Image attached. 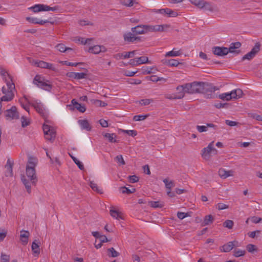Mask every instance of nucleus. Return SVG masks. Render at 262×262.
Segmentation results:
<instances>
[{"label":"nucleus","mask_w":262,"mask_h":262,"mask_svg":"<svg viewBox=\"0 0 262 262\" xmlns=\"http://www.w3.org/2000/svg\"><path fill=\"white\" fill-rule=\"evenodd\" d=\"M182 52L180 50L175 51V49H173L172 51L167 52L165 54V57H175L181 55Z\"/></svg>","instance_id":"nucleus-33"},{"label":"nucleus","mask_w":262,"mask_h":262,"mask_svg":"<svg viewBox=\"0 0 262 262\" xmlns=\"http://www.w3.org/2000/svg\"><path fill=\"white\" fill-rule=\"evenodd\" d=\"M238 242L237 241L229 242L220 247V249L223 252H230L234 247H237Z\"/></svg>","instance_id":"nucleus-10"},{"label":"nucleus","mask_w":262,"mask_h":262,"mask_svg":"<svg viewBox=\"0 0 262 262\" xmlns=\"http://www.w3.org/2000/svg\"><path fill=\"white\" fill-rule=\"evenodd\" d=\"M110 214L113 217L115 218L118 220L123 219V218L121 216L120 212H118L116 210L111 209L110 210Z\"/></svg>","instance_id":"nucleus-38"},{"label":"nucleus","mask_w":262,"mask_h":262,"mask_svg":"<svg viewBox=\"0 0 262 262\" xmlns=\"http://www.w3.org/2000/svg\"><path fill=\"white\" fill-rule=\"evenodd\" d=\"M247 250L249 252H253L257 250L256 246L252 244H248L246 247Z\"/></svg>","instance_id":"nucleus-58"},{"label":"nucleus","mask_w":262,"mask_h":262,"mask_svg":"<svg viewBox=\"0 0 262 262\" xmlns=\"http://www.w3.org/2000/svg\"><path fill=\"white\" fill-rule=\"evenodd\" d=\"M37 160L34 158H30L26 166V174L28 179L25 176H22L21 180L25 186L27 191L30 193L31 192V185L35 186L38 181L35 166L37 165Z\"/></svg>","instance_id":"nucleus-2"},{"label":"nucleus","mask_w":262,"mask_h":262,"mask_svg":"<svg viewBox=\"0 0 262 262\" xmlns=\"http://www.w3.org/2000/svg\"><path fill=\"white\" fill-rule=\"evenodd\" d=\"M29 104L31 105L35 110L41 116L45 114V110L43 105L37 100H32L31 102H28Z\"/></svg>","instance_id":"nucleus-14"},{"label":"nucleus","mask_w":262,"mask_h":262,"mask_svg":"<svg viewBox=\"0 0 262 262\" xmlns=\"http://www.w3.org/2000/svg\"><path fill=\"white\" fill-rule=\"evenodd\" d=\"M148 115H136L134 117L133 120L135 121H139L145 120Z\"/></svg>","instance_id":"nucleus-57"},{"label":"nucleus","mask_w":262,"mask_h":262,"mask_svg":"<svg viewBox=\"0 0 262 262\" xmlns=\"http://www.w3.org/2000/svg\"><path fill=\"white\" fill-rule=\"evenodd\" d=\"M34 64L37 67L51 70L53 71H55L56 70L53 64L42 60L35 61Z\"/></svg>","instance_id":"nucleus-13"},{"label":"nucleus","mask_w":262,"mask_h":262,"mask_svg":"<svg viewBox=\"0 0 262 262\" xmlns=\"http://www.w3.org/2000/svg\"><path fill=\"white\" fill-rule=\"evenodd\" d=\"M33 83L38 88L45 91H50L52 89V85L50 83L49 81L39 75H36L35 76L33 80Z\"/></svg>","instance_id":"nucleus-4"},{"label":"nucleus","mask_w":262,"mask_h":262,"mask_svg":"<svg viewBox=\"0 0 262 262\" xmlns=\"http://www.w3.org/2000/svg\"><path fill=\"white\" fill-rule=\"evenodd\" d=\"M180 92L178 95H172L169 94H166L165 95V97L166 99L172 100L176 99H181L184 97V93L182 91H179Z\"/></svg>","instance_id":"nucleus-29"},{"label":"nucleus","mask_w":262,"mask_h":262,"mask_svg":"<svg viewBox=\"0 0 262 262\" xmlns=\"http://www.w3.org/2000/svg\"><path fill=\"white\" fill-rule=\"evenodd\" d=\"M26 20L31 23L35 24H39L41 25H43L47 23H50L51 24H54V22H51L48 20H40L38 18H36V17H27L26 18Z\"/></svg>","instance_id":"nucleus-20"},{"label":"nucleus","mask_w":262,"mask_h":262,"mask_svg":"<svg viewBox=\"0 0 262 262\" xmlns=\"http://www.w3.org/2000/svg\"><path fill=\"white\" fill-rule=\"evenodd\" d=\"M154 102L152 99H144L139 101V104L142 106L148 105Z\"/></svg>","instance_id":"nucleus-46"},{"label":"nucleus","mask_w":262,"mask_h":262,"mask_svg":"<svg viewBox=\"0 0 262 262\" xmlns=\"http://www.w3.org/2000/svg\"><path fill=\"white\" fill-rule=\"evenodd\" d=\"M146 27L148 25H139L132 28V31L135 34H142L148 32V30Z\"/></svg>","instance_id":"nucleus-17"},{"label":"nucleus","mask_w":262,"mask_h":262,"mask_svg":"<svg viewBox=\"0 0 262 262\" xmlns=\"http://www.w3.org/2000/svg\"><path fill=\"white\" fill-rule=\"evenodd\" d=\"M78 122L82 129H85L87 131L91 130V126L87 120H79Z\"/></svg>","instance_id":"nucleus-23"},{"label":"nucleus","mask_w":262,"mask_h":262,"mask_svg":"<svg viewBox=\"0 0 262 262\" xmlns=\"http://www.w3.org/2000/svg\"><path fill=\"white\" fill-rule=\"evenodd\" d=\"M108 252H109L108 255L113 257H116L119 255V253L114 248L108 249Z\"/></svg>","instance_id":"nucleus-48"},{"label":"nucleus","mask_w":262,"mask_h":262,"mask_svg":"<svg viewBox=\"0 0 262 262\" xmlns=\"http://www.w3.org/2000/svg\"><path fill=\"white\" fill-rule=\"evenodd\" d=\"M219 98L223 100H230L231 99V94L230 93H223L219 95Z\"/></svg>","instance_id":"nucleus-53"},{"label":"nucleus","mask_w":262,"mask_h":262,"mask_svg":"<svg viewBox=\"0 0 262 262\" xmlns=\"http://www.w3.org/2000/svg\"><path fill=\"white\" fill-rule=\"evenodd\" d=\"M29 9L32 10L34 13H38L40 11H57L59 10V7L55 6V7H51L43 4H36L34 6L30 7Z\"/></svg>","instance_id":"nucleus-6"},{"label":"nucleus","mask_w":262,"mask_h":262,"mask_svg":"<svg viewBox=\"0 0 262 262\" xmlns=\"http://www.w3.org/2000/svg\"><path fill=\"white\" fill-rule=\"evenodd\" d=\"M29 236L30 233L29 231L25 230H21L20 231V239L24 245L27 244Z\"/></svg>","instance_id":"nucleus-22"},{"label":"nucleus","mask_w":262,"mask_h":262,"mask_svg":"<svg viewBox=\"0 0 262 262\" xmlns=\"http://www.w3.org/2000/svg\"><path fill=\"white\" fill-rule=\"evenodd\" d=\"M225 123L227 125L230 126H236L238 124V122L233 121H231L229 120H226L225 121Z\"/></svg>","instance_id":"nucleus-64"},{"label":"nucleus","mask_w":262,"mask_h":262,"mask_svg":"<svg viewBox=\"0 0 262 262\" xmlns=\"http://www.w3.org/2000/svg\"><path fill=\"white\" fill-rule=\"evenodd\" d=\"M204 8L210 12H213L214 11V9L211 4L209 2L205 1L204 4L203 5Z\"/></svg>","instance_id":"nucleus-56"},{"label":"nucleus","mask_w":262,"mask_h":262,"mask_svg":"<svg viewBox=\"0 0 262 262\" xmlns=\"http://www.w3.org/2000/svg\"><path fill=\"white\" fill-rule=\"evenodd\" d=\"M0 73L6 83V86H4L2 89L4 96L1 98V100L9 102L13 100L14 97L15 85L12 80V77L6 70L1 69Z\"/></svg>","instance_id":"nucleus-3"},{"label":"nucleus","mask_w":262,"mask_h":262,"mask_svg":"<svg viewBox=\"0 0 262 262\" xmlns=\"http://www.w3.org/2000/svg\"><path fill=\"white\" fill-rule=\"evenodd\" d=\"M163 61L164 64L171 67H177L180 64V62L177 60L173 59L169 60L165 59Z\"/></svg>","instance_id":"nucleus-30"},{"label":"nucleus","mask_w":262,"mask_h":262,"mask_svg":"<svg viewBox=\"0 0 262 262\" xmlns=\"http://www.w3.org/2000/svg\"><path fill=\"white\" fill-rule=\"evenodd\" d=\"M120 189V190H121V192L122 193L131 194L136 191L135 188H132V189H130L126 187L125 186L121 187Z\"/></svg>","instance_id":"nucleus-43"},{"label":"nucleus","mask_w":262,"mask_h":262,"mask_svg":"<svg viewBox=\"0 0 262 262\" xmlns=\"http://www.w3.org/2000/svg\"><path fill=\"white\" fill-rule=\"evenodd\" d=\"M56 48L61 52H64L66 51L72 50V49L69 47H66L63 43H58L56 46Z\"/></svg>","instance_id":"nucleus-36"},{"label":"nucleus","mask_w":262,"mask_h":262,"mask_svg":"<svg viewBox=\"0 0 262 262\" xmlns=\"http://www.w3.org/2000/svg\"><path fill=\"white\" fill-rule=\"evenodd\" d=\"M213 143V141L211 142L209 144L207 147H205L202 149L201 155L204 159L209 160L212 152H214V154H216L217 150L214 147Z\"/></svg>","instance_id":"nucleus-7"},{"label":"nucleus","mask_w":262,"mask_h":262,"mask_svg":"<svg viewBox=\"0 0 262 262\" xmlns=\"http://www.w3.org/2000/svg\"><path fill=\"white\" fill-rule=\"evenodd\" d=\"M106 51V49L103 46L95 45L93 47H90L88 51L89 53L98 54L100 52H105Z\"/></svg>","instance_id":"nucleus-16"},{"label":"nucleus","mask_w":262,"mask_h":262,"mask_svg":"<svg viewBox=\"0 0 262 262\" xmlns=\"http://www.w3.org/2000/svg\"><path fill=\"white\" fill-rule=\"evenodd\" d=\"M216 207L220 210L228 208L229 206L223 203H219L216 205Z\"/></svg>","instance_id":"nucleus-60"},{"label":"nucleus","mask_w":262,"mask_h":262,"mask_svg":"<svg viewBox=\"0 0 262 262\" xmlns=\"http://www.w3.org/2000/svg\"><path fill=\"white\" fill-rule=\"evenodd\" d=\"M71 103L74 108H76L81 113H84L86 110L85 106L77 102L75 99H73L71 101Z\"/></svg>","instance_id":"nucleus-25"},{"label":"nucleus","mask_w":262,"mask_h":262,"mask_svg":"<svg viewBox=\"0 0 262 262\" xmlns=\"http://www.w3.org/2000/svg\"><path fill=\"white\" fill-rule=\"evenodd\" d=\"M21 126L25 127L28 126L30 124L29 119L27 118L25 116H22L21 118Z\"/></svg>","instance_id":"nucleus-45"},{"label":"nucleus","mask_w":262,"mask_h":262,"mask_svg":"<svg viewBox=\"0 0 262 262\" xmlns=\"http://www.w3.org/2000/svg\"><path fill=\"white\" fill-rule=\"evenodd\" d=\"M32 250L33 251L34 253L39 254L40 252L39 248V245L38 244H37L35 241L33 242L32 244Z\"/></svg>","instance_id":"nucleus-47"},{"label":"nucleus","mask_w":262,"mask_h":262,"mask_svg":"<svg viewBox=\"0 0 262 262\" xmlns=\"http://www.w3.org/2000/svg\"><path fill=\"white\" fill-rule=\"evenodd\" d=\"M178 91H182L185 94L203 93L205 94V98L209 99L213 98L212 92L217 89L210 84L204 82L194 81L179 85L177 88Z\"/></svg>","instance_id":"nucleus-1"},{"label":"nucleus","mask_w":262,"mask_h":262,"mask_svg":"<svg viewBox=\"0 0 262 262\" xmlns=\"http://www.w3.org/2000/svg\"><path fill=\"white\" fill-rule=\"evenodd\" d=\"M214 221V217L212 215H206L204 219L203 224L204 226L209 225Z\"/></svg>","instance_id":"nucleus-31"},{"label":"nucleus","mask_w":262,"mask_h":262,"mask_svg":"<svg viewBox=\"0 0 262 262\" xmlns=\"http://www.w3.org/2000/svg\"><path fill=\"white\" fill-rule=\"evenodd\" d=\"M149 205L153 208H162L164 206V203L161 201H150L149 202Z\"/></svg>","instance_id":"nucleus-32"},{"label":"nucleus","mask_w":262,"mask_h":262,"mask_svg":"<svg viewBox=\"0 0 262 262\" xmlns=\"http://www.w3.org/2000/svg\"><path fill=\"white\" fill-rule=\"evenodd\" d=\"M136 52V50L130 52H124L121 53H118L114 55V57L117 60L132 58L135 56Z\"/></svg>","instance_id":"nucleus-11"},{"label":"nucleus","mask_w":262,"mask_h":262,"mask_svg":"<svg viewBox=\"0 0 262 262\" xmlns=\"http://www.w3.org/2000/svg\"><path fill=\"white\" fill-rule=\"evenodd\" d=\"M94 104L96 105L100 106V107H105L107 105V104L101 100L94 99L92 100Z\"/></svg>","instance_id":"nucleus-55"},{"label":"nucleus","mask_w":262,"mask_h":262,"mask_svg":"<svg viewBox=\"0 0 262 262\" xmlns=\"http://www.w3.org/2000/svg\"><path fill=\"white\" fill-rule=\"evenodd\" d=\"M104 136L105 138L108 139V140L110 142L115 143L117 142L116 140L115 139L117 137L115 134L105 133Z\"/></svg>","instance_id":"nucleus-34"},{"label":"nucleus","mask_w":262,"mask_h":262,"mask_svg":"<svg viewBox=\"0 0 262 262\" xmlns=\"http://www.w3.org/2000/svg\"><path fill=\"white\" fill-rule=\"evenodd\" d=\"M13 161H11L10 159H8L7 161V163L5 166L6 171L5 172V175L6 177H12L13 175Z\"/></svg>","instance_id":"nucleus-15"},{"label":"nucleus","mask_w":262,"mask_h":262,"mask_svg":"<svg viewBox=\"0 0 262 262\" xmlns=\"http://www.w3.org/2000/svg\"><path fill=\"white\" fill-rule=\"evenodd\" d=\"M69 155L80 170L84 169V166L81 162H80L76 158L71 155L70 154H69Z\"/></svg>","instance_id":"nucleus-41"},{"label":"nucleus","mask_w":262,"mask_h":262,"mask_svg":"<svg viewBox=\"0 0 262 262\" xmlns=\"http://www.w3.org/2000/svg\"><path fill=\"white\" fill-rule=\"evenodd\" d=\"M241 47V43L239 42H235L232 43L230 45V46L229 48H227V50H229V52L230 53H238V52H236L235 49H237Z\"/></svg>","instance_id":"nucleus-28"},{"label":"nucleus","mask_w":262,"mask_h":262,"mask_svg":"<svg viewBox=\"0 0 262 262\" xmlns=\"http://www.w3.org/2000/svg\"><path fill=\"white\" fill-rule=\"evenodd\" d=\"M234 225V222L232 220H227L223 223V226L228 229H232Z\"/></svg>","instance_id":"nucleus-50"},{"label":"nucleus","mask_w":262,"mask_h":262,"mask_svg":"<svg viewBox=\"0 0 262 262\" xmlns=\"http://www.w3.org/2000/svg\"><path fill=\"white\" fill-rule=\"evenodd\" d=\"M152 69H155V67H143L142 70L143 74H149L151 73H155L154 71H152Z\"/></svg>","instance_id":"nucleus-42"},{"label":"nucleus","mask_w":262,"mask_h":262,"mask_svg":"<svg viewBox=\"0 0 262 262\" xmlns=\"http://www.w3.org/2000/svg\"><path fill=\"white\" fill-rule=\"evenodd\" d=\"M163 182L165 184V187L167 189H171V188L172 187H173L174 186V184L173 181H171L169 182L168 179H164Z\"/></svg>","instance_id":"nucleus-44"},{"label":"nucleus","mask_w":262,"mask_h":262,"mask_svg":"<svg viewBox=\"0 0 262 262\" xmlns=\"http://www.w3.org/2000/svg\"><path fill=\"white\" fill-rule=\"evenodd\" d=\"M212 52L214 55L217 56H224L229 53L227 48L215 47L212 49Z\"/></svg>","instance_id":"nucleus-18"},{"label":"nucleus","mask_w":262,"mask_h":262,"mask_svg":"<svg viewBox=\"0 0 262 262\" xmlns=\"http://www.w3.org/2000/svg\"><path fill=\"white\" fill-rule=\"evenodd\" d=\"M115 161L119 164V165H125V162L123 158V157L121 155H119L117 156L115 159Z\"/></svg>","instance_id":"nucleus-52"},{"label":"nucleus","mask_w":262,"mask_h":262,"mask_svg":"<svg viewBox=\"0 0 262 262\" xmlns=\"http://www.w3.org/2000/svg\"><path fill=\"white\" fill-rule=\"evenodd\" d=\"M42 129L46 139L51 143H53L56 137L55 129L53 127L45 124L43 125Z\"/></svg>","instance_id":"nucleus-5"},{"label":"nucleus","mask_w":262,"mask_h":262,"mask_svg":"<svg viewBox=\"0 0 262 262\" xmlns=\"http://www.w3.org/2000/svg\"><path fill=\"white\" fill-rule=\"evenodd\" d=\"M67 75L69 77L71 78L81 79L85 78L86 74L84 73H76L72 72L68 73Z\"/></svg>","instance_id":"nucleus-21"},{"label":"nucleus","mask_w":262,"mask_h":262,"mask_svg":"<svg viewBox=\"0 0 262 262\" xmlns=\"http://www.w3.org/2000/svg\"><path fill=\"white\" fill-rule=\"evenodd\" d=\"M135 34L131 32H127L124 35V39L125 41L130 42H134L136 41L140 40L139 37H137Z\"/></svg>","instance_id":"nucleus-19"},{"label":"nucleus","mask_w":262,"mask_h":262,"mask_svg":"<svg viewBox=\"0 0 262 262\" xmlns=\"http://www.w3.org/2000/svg\"><path fill=\"white\" fill-rule=\"evenodd\" d=\"M246 253L245 250H234L233 251V255L236 257H238L242 256H244Z\"/></svg>","instance_id":"nucleus-49"},{"label":"nucleus","mask_w":262,"mask_h":262,"mask_svg":"<svg viewBox=\"0 0 262 262\" xmlns=\"http://www.w3.org/2000/svg\"><path fill=\"white\" fill-rule=\"evenodd\" d=\"M90 186L94 191H96L97 193L100 194H102L103 193L102 190L99 189L97 184L94 181H90Z\"/></svg>","instance_id":"nucleus-35"},{"label":"nucleus","mask_w":262,"mask_h":262,"mask_svg":"<svg viewBox=\"0 0 262 262\" xmlns=\"http://www.w3.org/2000/svg\"><path fill=\"white\" fill-rule=\"evenodd\" d=\"M120 3L126 7H132L136 3L135 0H119Z\"/></svg>","instance_id":"nucleus-40"},{"label":"nucleus","mask_w":262,"mask_h":262,"mask_svg":"<svg viewBox=\"0 0 262 262\" xmlns=\"http://www.w3.org/2000/svg\"><path fill=\"white\" fill-rule=\"evenodd\" d=\"M123 132L132 137H135L137 135V132L135 130H123Z\"/></svg>","instance_id":"nucleus-62"},{"label":"nucleus","mask_w":262,"mask_h":262,"mask_svg":"<svg viewBox=\"0 0 262 262\" xmlns=\"http://www.w3.org/2000/svg\"><path fill=\"white\" fill-rule=\"evenodd\" d=\"M248 115L250 117L254 119L257 121H262V116L256 113H249Z\"/></svg>","instance_id":"nucleus-54"},{"label":"nucleus","mask_w":262,"mask_h":262,"mask_svg":"<svg viewBox=\"0 0 262 262\" xmlns=\"http://www.w3.org/2000/svg\"><path fill=\"white\" fill-rule=\"evenodd\" d=\"M260 47V44L259 42H256L254 47L252 49L251 51L243 57L242 60H245L246 59L251 60L252 59L259 51Z\"/></svg>","instance_id":"nucleus-9"},{"label":"nucleus","mask_w":262,"mask_h":262,"mask_svg":"<svg viewBox=\"0 0 262 262\" xmlns=\"http://www.w3.org/2000/svg\"><path fill=\"white\" fill-rule=\"evenodd\" d=\"M129 182L132 183H136L139 181V178L136 175L129 176L128 177Z\"/></svg>","instance_id":"nucleus-59"},{"label":"nucleus","mask_w":262,"mask_h":262,"mask_svg":"<svg viewBox=\"0 0 262 262\" xmlns=\"http://www.w3.org/2000/svg\"><path fill=\"white\" fill-rule=\"evenodd\" d=\"M19 102L20 103L21 106L23 107L27 112H29V106L28 103L29 104L28 102H30L27 98L26 96L24 97V98H21L19 100Z\"/></svg>","instance_id":"nucleus-26"},{"label":"nucleus","mask_w":262,"mask_h":262,"mask_svg":"<svg viewBox=\"0 0 262 262\" xmlns=\"http://www.w3.org/2000/svg\"><path fill=\"white\" fill-rule=\"evenodd\" d=\"M146 27L148 30V32L164 31L170 27V25L167 24L155 26L148 25V27Z\"/></svg>","instance_id":"nucleus-12"},{"label":"nucleus","mask_w":262,"mask_h":262,"mask_svg":"<svg viewBox=\"0 0 262 262\" xmlns=\"http://www.w3.org/2000/svg\"><path fill=\"white\" fill-rule=\"evenodd\" d=\"M190 2L194 5L197 6L200 9L204 8V4L205 1L204 0H190Z\"/></svg>","instance_id":"nucleus-39"},{"label":"nucleus","mask_w":262,"mask_h":262,"mask_svg":"<svg viewBox=\"0 0 262 262\" xmlns=\"http://www.w3.org/2000/svg\"><path fill=\"white\" fill-rule=\"evenodd\" d=\"M166 11L165 14L169 17H176L178 15L176 11H173L169 8H166Z\"/></svg>","instance_id":"nucleus-51"},{"label":"nucleus","mask_w":262,"mask_h":262,"mask_svg":"<svg viewBox=\"0 0 262 262\" xmlns=\"http://www.w3.org/2000/svg\"><path fill=\"white\" fill-rule=\"evenodd\" d=\"M232 172L231 171H226L224 169H220L219 170V174L222 179H226L232 176Z\"/></svg>","instance_id":"nucleus-27"},{"label":"nucleus","mask_w":262,"mask_h":262,"mask_svg":"<svg viewBox=\"0 0 262 262\" xmlns=\"http://www.w3.org/2000/svg\"><path fill=\"white\" fill-rule=\"evenodd\" d=\"M138 64H141L144 63H151V61L148 60V58L146 56H141L137 58Z\"/></svg>","instance_id":"nucleus-37"},{"label":"nucleus","mask_w":262,"mask_h":262,"mask_svg":"<svg viewBox=\"0 0 262 262\" xmlns=\"http://www.w3.org/2000/svg\"><path fill=\"white\" fill-rule=\"evenodd\" d=\"M9 260H10L9 255L2 253V254H1V262H9Z\"/></svg>","instance_id":"nucleus-61"},{"label":"nucleus","mask_w":262,"mask_h":262,"mask_svg":"<svg viewBox=\"0 0 262 262\" xmlns=\"http://www.w3.org/2000/svg\"><path fill=\"white\" fill-rule=\"evenodd\" d=\"M231 99H239L243 96V92L240 89H237L232 91L230 93Z\"/></svg>","instance_id":"nucleus-24"},{"label":"nucleus","mask_w":262,"mask_h":262,"mask_svg":"<svg viewBox=\"0 0 262 262\" xmlns=\"http://www.w3.org/2000/svg\"><path fill=\"white\" fill-rule=\"evenodd\" d=\"M188 216V215L187 213L182 212H178L177 213V216L180 220H182Z\"/></svg>","instance_id":"nucleus-63"},{"label":"nucleus","mask_w":262,"mask_h":262,"mask_svg":"<svg viewBox=\"0 0 262 262\" xmlns=\"http://www.w3.org/2000/svg\"><path fill=\"white\" fill-rule=\"evenodd\" d=\"M5 115L7 120L17 119L19 118V113L15 106H13L10 109L7 110L5 112Z\"/></svg>","instance_id":"nucleus-8"}]
</instances>
